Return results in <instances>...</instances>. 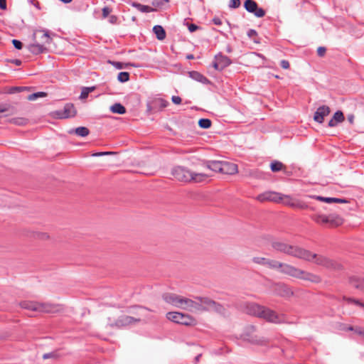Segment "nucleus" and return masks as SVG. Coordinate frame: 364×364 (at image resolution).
<instances>
[{
	"instance_id": "50",
	"label": "nucleus",
	"mask_w": 364,
	"mask_h": 364,
	"mask_svg": "<svg viewBox=\"0 0 364 364\" xmlns=\"http://www.w3.org/2000/svg\"><path fill=\"white\" fill-rule=\"evenodd\" d=\"M112 12V9L108 7L105 6L102 9V16L103 18H107L109 15V14Z\"/></svg>"
},
{
	"instance_id": "6",
	"label": "nucleus",
	"mask_w": 364,
	"mask_h": 364,
	"mask_svg": "<svg viewBox=\"0 0 364 364\" xmlns=\"http://www.w3.org/2000/svg\"><path fill=\"white\" fill-rule=\"evenodd\" d=\"M19 305L22 309L41 313L53 314L62 309L61 306L58 304L38 303L31 301H23Z\"/></svg>"
},
{
	"instance_id": "36",
	"label": "nucleus",
	"mask_w": 364,
	"mask_h": 364,
	"mask_svg": "<svg viewBox=\"0 0 364 364\" xmlns=\"http://www.w3.org/2000/svg\"><path fill=\"white\" fill-rule=\"evenodd\" d=\"M110 110L113 113L123 114L126 113V108L120 103H114L110 107Z\"/></svg>"
},
{
	"instance_id": "8",
	"label": "nucleus",
	"mask_w": 364,
	"mask_h": 364,
	"mask_svg": "<svg viewBox=\"0 0 364 364\" xmlns=\"http://www.w3.org/2000/svg\"><path fill=\"white\" fill-rule=\"evenodd\" d=\"M255 326H249L245 329L240 337L245 341H247L254 345L266 346L269 343L267 338L255 334Z\"/></svg>"
},
{
	"instance_id": "15",
	"label": "nucleus",
	"mask_w": 364,
	"mask_h": 364,
	"mask_svg": "<svg viewBox=\"0 0 364 364\" xmlns=\"http://www.w3.org/2000/svg\"><path fill=\"white\" fill-rule=\"evenodd\" d=\"M197 301V311H210L214 300L203 296H196Z\"/></svg>"
},
{
	"instance_id": "26",
	"label": "nucleus",
	"mask_w": 364,
	"mask_h": 364,
	"mask_svg": "<svg viewBox=\"0 0 364 364\" xmlns=\"http://www.w3.org/2000/svg\"><path fill=\"white\" fill-rule=\"evenodd\" d=\"M270 169L272 172L277 173L282 171L284 173H288L287 166L279 161L274 160L270 163Z\"/></svg>"
},
{
	"instance_id": "44",
	"label": "nucleus",
	"mask_w": 364,
	"mask_h": 364,
	"mask_svg": "<svg viewBox=\"0 0 364 364\" xmlns=\"http://www.w3.org/2000/svg\"><path fill=\"white\" fill-rule=\"evenodd\" d=\"M30 88L28 87H13L10 90V93L19 92L24 90H28Z\"/></svg>"
},
{
	"instance_id": "46",
	"label": "nucleus",
	"mask_w": 364,
	"mask_h": 364,
	"mask_svg": "<svg viewBox=\"0 0 364 364\" xmlns=\"http://www.w3.org/2000/svg\"><path fill=\"white\" fill-rule=\"evenodd\" d=\"M11 122L14 124H18V125H23L25 124L27 122L26 119L24 118H14L11 119Z\"/></svg>"
},
{
	"instance_id": "12",
	"label": "nucleus",
	"mask_w": 364,
	"mask_h": 364,
	"mask_svg": "<svg viewBox=\"0 0 364 364\" xmlns=\"http://www.w3.org/2000/svg\"><path fill=\"white\" fill-rule=\"evenodd\" d=\"M274 293L284 298H290L294 295L291 287L283 282L275 283L272 286Z\"/></svg>"
},
{
	"instance_id": "21",
	"label": "nucleus",
	"mask_w": 364,
	"mask_h": 364,
	"mask_svg": "<svg viewBox=\"0 0 364 364\" xmlns=\"http://www.w3.org/2000/svg\"><path fill=\"white\" fill-rule=\"evenodd\" d=\"M237 165L228 161H223L221 173L232 175L237 173Z\"/></svg>"
},
{
	"instance_id": "3",
	"label": "nucleus",
	"mask_w": 364,
	"mask_h": 364,
	"mask_svg": "<svg viewBox=\"0 0 364 364\" xmlns=\"http://www.w3.org/2000/svg\"><path fill=\"white\" fill-rule=\"evenodd\" d=\"M164 300L172 306L190 312H197V301L173 293L163 295Z\"/></svg>"
},
{
	"instance_id": "38",
	"label": "nucleus",
	"mask_w": 364,
	"mask_h": 364,
	"mask_svg": "<svg viewBox=\"0 0 364 364\" xmlns=\"http://www.w3.org/2000/svg\"><path fill=\"white\" fill-rule=\"evenodd\" d=\"M132 6L136 8L139 11H140L141 12H143V13H149V12H151V11H152L154 10L153 9H151L149 6L142 5V4L136 3V2H134L132 4Z\"/></svg>"
},
{
	"instance_id": "31",
	"label": "nucleus",
	"mask_w": 364,
	"mask_h": 364,
	"mask_svg": "<svg viewBox=\"0 0 364 364\" xmlns=\"http://www.w3.org/2000/svg\"><path fill=\"white\" fill-rule=\"evenodd\" d=\"M152 103L153 107L148 105L149 110H151L153 108H159V109H162L166 107L167 105H168V102L161 98L156 99L155 100L153 101Z\"/></svg>"
},
{
	"instance_id": "29",
	"label": "nucleus",
	"mask_w": 364,
	"mask_h": 364,
	"mask_svg": "<svg viewBox=\"0 0 364 364\" xmlns=\"http://www.w3.org/2000/svg\"><path fill=\"white\" fill-rule=\"evenodd\" d=\"M38 33H42V36H41V41H42V44L43 45L50 44V43L51 41V38H50V35L48 33V31H45V30L36 31L33 33V38H36V36H37Z\"/></svg>"
},
{
	"instance_id": "51",
	"label": "nucleus",
	"mask_w": 364,
	"mask_h": 364,
	"mask_svg": "<svg viewBox=\"0 0 364 364\" xmlns=\"http://www.w3.org/2000/svg\"><path fill=\"white\" fill-rule=\"evenodd\" d=\"M12 43L14 45V46L18 49V50H21L22 48V46H23V44L22 43L18 41V40H16V39H14L12 40Z\"/></svg>"
},
{
	"instance_id": "43",
	"label": "nucleus",
	"mask_w": 364,
	"mask_h": 364,
	"mask_svg": "<svg viewBox=\"0 0 364 364\" xmlns=\"http://www.w3.org/2000/svg\"><path fill=\"white\" fill-rule=\"evenodd\" d=\"M267 260H268V258L261 257H255L252 259L253 262L260 264V265H263V266H266V263H267Z\"/></svg>"
},
{
	"instance_id": "39",
	"label": "nucleus",
	"mask_w": 364,
	"mask_h": 364,
	"mask_svg": "<svg viewBox=\"0 0 364 364\" xmlns=\"http://www.w3.org/2000/svg\"><path fill=\"white\" fill-rule=\"evenodd\" d=\"M212 122L209 119L202 118L198 121V125L200 128L208 129L211 127Z\"/></svg>"
},
{
	"instance_id": "13",
	"label": "nucleus",
	"mask_w": 364,
	"mask_h": 364,
	"mask_svg": "<svg viewBox=\"0 0 364 364\" xmlns=\"http://www.w3.org/2000/svg\"><path fill=\"white\" fill-rule=\"evenodd\" d=\"M77 111L72 103H67L62 109L54 112V116L58 119H67L76 115Z\"/></svg>"
},
{
	"instance_id": "30",
	"label": "nucleus",
	"mask_w": 364,
	"mask_h": 364,
	"mask_svg": "<svg viewBox=\"0 0 364 364\" xmlns=\"http://www.w3.org/2000/svg\"><path fill=\"white\" fill-rule=\"evenodd\" d=\"M316 200L326 202L328 203H346L348 201L346 199L338 198H326L323 196H314Z\"/></svg>"
},
{
	"instance_id": "4",
	"label": "nucleus",
	"mask_w": 364,
	"mask_h": 364,
	"mask_svg": "<svg viewBox=\"0 0 364 364\" xmlns=\"http://www.w3.org/2000/svg\"><path fill=\"white\" fill-rule=\"evenodd\" d=\"M301 259L306 262H312L314 264L323 267L327 269L337 270L341 268V264L324 255H317L305 249Z\"/></svg>"
},
{
	"instance_id": "7",
	"label": "nucleus",
	"mask_w": 364,
	"mask_h": 364,
	"mask_svg": "<svg viewBox=\"0 0 364 364\" xmlns=\"http://www.w3.org/2000/svg\"><path fill=\"white\" fill-rule=\"evenodd\" d=\"M311 219L318 224L323 225L329 228L338 227L343 223V219L335 214H330L328 215L314 214L311 215Z\"/></svg>"
},
{
	"instance_id": "54",
	"label": "nucleus",
	"mask_w": 364,
	"mask_h": 364,
	"mask_svg": "<svg viewBox=\"0 0 364 364\" xmlns=\"http://www.w3.org/2000/svg\"><path fill=\"white\" fill-rule=\"evenodd\" d=\"M168 2V0H154V5L157 6H162Z\"/></svg>"
},
{
	"instance_id": "61",
	"label": "nucleus",
	"mask_w": 364,
	"mask_h": 364,
	"mask_svg": "<svg viewBox=\"0 0 364 364\" xmlns=\"http://www.w3.org/2000/svg\"><path fill=\"white\" fill-rule=\"evenodd\" d=\"M117 21V17L116 16L112 15L109 18V21L111 23H116Z\"/></svg>"
},
{
	"instance_id": "32",
	"label": "nucleus",
	"mask_w": 364,
	"mask_h": 364,
	"mask_svg": "<svg viewBox=\"0 0 364 364\" xmlns=\"http://www.w3.org/2000/svg\"><path fill=\"white\" fill-rule=\"evenodd\" d=\"M189 76L198 81V82H202L203 84H207L209 82V80L208 79L205 77L203 75H202L201 73L197 72V71H191L189 73Z\"/></svg>"
},
{
	"instance_id": "64",
	"label": "nucleus",
	"mask_w": 364,
	"mask_h": 364,
	"mask_svg": "<svg viewBox=\"0 0 364 364\" xmlns=\"http://www.w3.org/2000/svg\"><path fill=\"white\" fill-rule=\"evenodd\" d=\"M348 121L353 124L354 122V115L353 114H349L348 115Z\"/></svg>"
},
{
	"instance_id": "53",
	"label": "nucleus",
	"mask_w": 364,
	"mask_h": 364,
	"mask_svg": "<svg viewBox=\"0 0 364 364\" xmlns=\"http://www.w3.org/2000/svg\"><path fill=\"white\" fill-rule=\"evenodd\" d=\"M326 48L325 47H318L317 49V54L319 57H323L326 54Z\"/></svg>"
},
{
	"instance_id": "28",
	"label": "nucleus",
	"mask_w": 364,
	"mask_h": 364,
	"mask_svg": "<svg viewBox=\"0 0 364 364\" xmlns=\"http://www.w3.org/2000/svg\"><path fill=\"white\" fill-rule=\"evenodd\" d=\"M210 311H214L223 316H228L229 315L228 310L224 307V306L215 301Z\"/></svg>"
},
{
	"instance_id": "62",
	"label": "nucleus",
	"mask_w": 364,
	"mask_h": 364,
	"mask_svg": "<svg viewBox=\"0 0 364 364\" xmlns=\"http://www.w3.org/2000/svg\"><path fill=\"white\" fill-rule=\"evenodd\" d=\"M0 9H6V0H0Z\"/></svg>"
},
{
	"instance_id": "16",
	"label": "nucleus",
	"mask_w": 364,
	"mask_h": 364,
	"mask_svg": "<svg viewBox=\"0 0 364 364\" xmlns=\"http://www.w3.org/2000/svg\"><path fill=\"white\" fill-rule=\"evenodd\" d=\"M262 306L259 304L253 302H247L243 305V311L251 316L259 317L260 311L262 309Z\"/></svg>"
},
{
	"instance_id": "63",
	"label": "nucleus",
	"mask_w": 364,
	"mask_h": 364,
	"mask_svg": "<svg viewBox=\"0 0 364 364\" xmlns=\"http://www.w3.org/2000/svg\"><path fill=\"white\" fill-rule=\"evenodd\" d=\"M247 35L248 36H250V38L254 36H256L257 35V32L256 31L253 30V29H250L247 32Z\"/></svg>"
},
{
	"instance_id": "40",
	"label": "nucleus",
	"mask_w": 364,
	"mask_h": 364,
	"mask_svg": "<svg viewBox=\"0 0 364 364\" xmlns=\"http://www.w3.org/2000/svg\"><path fill=\"white\" fill-rule=\"evenodd\" d=\"M117 80L120 82H126L129 80V73L128 72H120L118 74Z\"/></svg>"
},
{
	"instance_id": "57",
	"label": "nucleus",
	"mask_w": 364,
	"mask_h": 364,
	"mask_svg": "<svg viewBox=\"0 0 364 364\" xmlns=\"http://www.w3.org/2000/svg\"><path fill=\"white\" fill-rule=\"evenodd\" d=\"M355 332L364 337V328L360 327H355Z\"/></svg>"
},
{
	"instance_id": "37",
	"label": "nucleus",
	"mask_w": 364,
	"mask_h": 364,
	"mask_svg": "<svg viewBox=\"0 0 364 364\" xmlns=\"http://www.w3.org/2000/svg\"><path fill=\"white\" fill-rule=\"evenodd\" d=\"M281 264L282 262L277 260L268 259L265 267L272 269H276L279 271Z\"/></svg>"
},
{
	"instance_id": "58",
	"label": "nucleus",
	"mask_w": 364,
	"mask_h": 364,
	"mask_svg": "<svg viewBox=\"0 0 364 364\" xmlns=\"http://www.w3.org/2000/svg\"><path fill=\"white\" fill-rule=\"evenodd\" d=\"M213 22L215 25H218V26H220L223 24V21L222 20L218 18V17H215L213 19Z\"/></svg>"
},
{
	"instance_id": "24",
	"label": "nucleus",
	"mask_w": 364,
	"mask_h": 364,
	"mask_svg": "<svg viewBox=\"0 0 364 364\" xmlns=\"http://www.w3.org/2000/svg\"><path fill=\"white\" fill-rule=\"evenodd\" d=\"M350 284L364 292V279L357 276H352L349 278Z\"/></svg>"
},
{
	"instance_id": "9",
	"label": "nucleus",
	"mask_w": 364,
	"mask_h": 364,
	"mask_svg": "<svg viewBox=\"0 0 364 364\" xmlns=\"http://www.w3.org/2000/svg\"><path fill=\"white\" fill-rule=\"evenodd\" d=\"M166 318L174 323L185 326H191L195 323L193 317L181 312H168L166 314Z\"/></svg>"
},
{
	"instance_id": "25",
	"label": "nucleus",
	"mask_w": 364,
	"mask_h": 364,
	"mask_svg": "<svg viewBox=\"0 0 364 364\" xmlns=\"http://www.w3.org/2000/svg\"><path fill=\"white\" fill-rule=\"evenodd\" d=\"M345 119L343 113L338 110L336 112L331 118V119L328 122V127H336L338 123H341L343 122Z\"/></svg>"
},
{
	"instance_id": "35",
	"label": "nucleus",
	"mask_w": 364,
	"mask_h": 364,
	"mask_svg": "<svg viewBox=\"0 0 364 364\" xmlns=\"http://www.w3.org/2000/svg\"><path fill=\"white\" fill-rule=\"evenodd\" d=\"M70 134L75 133L80 136H87L90 134V130L85 127H79L69 132Z\"/></svg>"
},
{
	"instance_id": "34",
	"label": "nucleus",
	"mask_w": 364,
	"mask_h": 364,
	"mask_svg": "<svg viewBox=\"0 0 364 364\" xmlns=\"http://www.w3.org/2000/svg\"><path fill=\"white\" fill-rule=\"evenodd\" d=\"M153 31L155 33L157 39L162 41L166 38V31L161 26L156 25L153 28Z\"/></svg>"
},
{
	"instance_id": "47",
	"label": "nucleus",
	"mask_w": 364,
	"mask_h": 364,
	"mask_svg": "<svg viewBox=\"0 0 364 364\" xmlns=\"http://www.w3.org/2000/svg\"><path fill=\"white\" fill-rule=\"evenodd\" d=\"M89 93H90V90H89L88 87H84L82 90L80 98V99H85V98H87L88 95H89Z\"/></svg>"
},
{
	"instance_id": "59",
	"label": "nucleus",
	"mask_w": 364,
	"mask_h": 364,
	"mask_svg": "<svg viewBox=\"0 0 364 364\" xmlns=\"http://www.w3.org/2000/svg\"><path fill=\"white\" fill-rule=\"evenodd\" d=\"M213 66L214 67V68L217 70H220L221 71L222 70H220V66L219 65V63L217 60L215 59V61L213 62Z\"/></svg>"
},
{
	"instance_id": "11",
	"label": "nucleus",
	"mask_w": 364,
	"mask_h": 364,
	"mask_svg": "<svg viewBox=\"0 0 364 364\" xmlns=\"http://www.w3.org/2000/svg\"><path fill=\"white\" fill-rule=\"evenodd\" d=\"M171 174L178 181L190 183L191 171L185 166H178L173 168Z\"/></svg>"
},
{
	"instance_id": "14",
	"label": "nucleus",
	"mask_w": 364,
	"mask_h": 364,
	"mask_svg": "<svg viewBox=\"0 0 364 364\" xmlns=\"http://www.w3.org/2000/svg\"><path fill=\"white\" fill-rule=\"evenodd\" d=\"M244 7L247 11L254 14L258 18L265 15V11L262 8H259L257 2L253 0H245Z\"/></svg>"
},
{
	"instance_id": "60",
	"label": "nucleus",
	"mask_w": 364,
	"mask_h": 364,
	"mask_svg": "<svg viewBox=\"0 0 364 364\" xmlns=\"http://www.w3.org/2000/svg\"><path fill=\"white\" fill-rule=\"evenodd\" d=\"M112 152H97V153H95L93 154L94 156H104V155H109V154H112Z\"/></svg>"
},
{
	"instance_id": "20",
	"label": "nucleus",
	"mask_w": 364,
	"mask_h": 364,
	"mask_svg": "<svg viewBox=\"0 0 364 364\" xmlns=\"http://www.w3.org/2000/svg\"><path fill=\"white\" fill-rule=\"evenodd\" d=\"M25 235L35 240L41 241H46L50 240V235L48 233L45 232L34 231L32 230H27L25 232Z\"/></svg>"
},
{
	"instance_id": "55",
	"label": "nucleus",
	"mask_w": 364,
	"mask_h": 364,
	"mask_svg": "<svg viewBox=\"0 0 364 364\" xmlns=\"http://www.w3.org/2000/svg\"><path fill=\"white\" fill-rule=\"evenodd\" d=\"M280 65L284 69H288V68H289V66H290L289 61L287 60H282L280 62Z\"/></svg>"
},
{
	"instance_id": "10",
	"label": "nucleus",
	"mask_w": 364,
	"mask_h": 364,
	"mask_svg": "<svg viewBox=\"0 0 364 364\" xmlns=\"http://www.w3.org/2000/svg\"><path fill=\"white\" fill-rule=\"evenodd\" d=\"M259 318L273 323H282L285 322V316L284 315H279L274 311L264 306L260 311Z\"/></svg>"
},
{
	"instance_id": "42",
	"label": "nucleus",
	"mask_w": 364,
	"mask_h": 364,
	"mask_svg": "<svg viewBox=\"0 0 364 364\" xmlns=\"http://www.w3.org/2000/svg\"><path fill=\"white\" fill-rule=\"evenodd\" d=\"M343 299L344 301H346L349 304H354L355 305H358V306H360L364 308V303H362L361 301H360L358 299H355L350 298V297H346V296H343Z\"/></svg>"
},
{
	"instance_id": "41",
	"label": "nucleus",
	"mask_w": 364,
	"mask_h": 364,
	"mask_svg": "<svg viewBox=\"0 0 364 364\" xmlns=\"http://www.w3.org/2000/svg\"><path fill=\"white\" fill-rule=\"evenodd\" d=\"M47 94L44 92H38L36 93H33L31 95H29L27 97V99L30 101L36 100L38 97H46Z\"/></svg>"
},
{
	"instance_id": "1",
	"label": "nucleus",
	"mask_w": 364,
	"mask_h": 364,
	"mask_svg": "<svg viewBox=\"0 0 364 364\" xmlns=\"http://www.w3.org/2000/svg\"><path fill=\"white\" fill-rule=\"evenodd\" d=\"M279 272L296 279L309 281L315 284L321 282V277L320 276L304 271L287 263L282 262Z\"/></svg>"
},
{
	"instance_id": "49",
	"label": "nucleus",
	"mask_w": 364,
	"mask_h": 364,
	"mask_svg": "<svg viewBox=\"0 0 364 364\" xmlns=\"http://www.w3.org/2000/svg\"><path fill=\"white\" fill-rule=\"evenodd\" d=\"M187 26L188 31L191 33L195 32L200 28L199 26L193 23H187Z\"/></svg>"
},
{
	"instance_id": "33",
	"label": "nucleus",
	"mask_w": 364,
	"mask_h": 364,
	"mask_svg": "<svg viewBox=\"0 0 364 364\" xmlns=\"http://www.w3.org/2000/svg\"><path fill=\"white\" fill-rule=\"evenodd\" d=\"M28 50L33 54L38 55L43 53L46 49L43 44L33 43L29 46Z\"/></svg>"
},
{
	"instance_id": "45",
	"label": "nucleus",
	"mask_w": 364,
	"mask_h": 364,
	"mask_svg": "<svg viewBox=\"0 0 364 364\" xmlns=\"http://www.w3.org/2000/svg\"><path fill=\"white\" fill-rule=\"evenodd\" d=\"M241 4L240 0H230L229 7L232 9H237Z\"/></svg>"
},
{
	"instance_id": "52",
	"label": "nucleus",
	"mask_w": 364,
	"mask_h": 364,
	"mask_svg": "<svg viewBox=\"0 0 364 364\" xmlns=\"http://www.w3.org/2000/svg\"><path fill=\"white\" fill-rule=\"evenodd\" d=\"M109 63H111L117 69H122L124 68V64L121 62L109 61Z\"/></svg>"
},
{
	"instance_id": "17",
	"label": "nucleus",
	"mask_w": 364,
	"mask_h": 364,
	"mask_svg": "<svg viewBox=\"0 0 364 364\" xmlns=\"http://www.w3.org/2000/svg\"><path fill=\"white\" fill-rule=\"evenodd\" d=\"M281 199L279 203H282L284 205H289L292 208L304 209L306 207L304 204L301 203L298 200L294 199L290 196L284 195L281 193Z\"/></svg>"
},
{
	"instance_id": "22",
	"label": "nucleus",
	"mask_w": 364,
	"mask_h": 364,
	"mask_svg": "<svg viewBox=\"0 0 364 364\" xmlns=\"http://www.w3.org/2000/svg\"><path fill=\"white\" fill-rule=\"evenodd\" d=\"M210 176V174L207 173H198L191 171V176L190 183H203L208 180V178Z\"/></svg>"
},
{
	"instance_id": "23",
	"label": "nucleus",
	"mask_w": 364,
	"mask_h": 364,
	"mask_svg": "<svg viewBox=\"0 0 364 364\" xmlns=\"http://www.w3.org/2000/svg\"><path fill=\"white\" fill-rule=\"evenodd\" d=\"M223 161H204L203 165L208 169L214 172H221Z\"/></svg>"
},
{
	"instance_id": "18",
	"label": "nucleus",
	"mask_w": 364,
	"mask_h": 364,
	"mask_svg": "<svg viewBox=\"0 0 364 364\" xmlns=\"http://www.w3.org/2000/svg\"><path fill=\"white\" fill-rule=\"evenodd\" d=\"M281 193L273 191H267L257 196V199L259 201H272L279 203L281 199Z\"/></svg>"
},
{
	"instance_id": "5",
	"label": "nucleus",
	"mask_w": 364,
	"mask_h": 364,
	"mask_svg": "<svg viewBox=\"0 0 364 364\" xmlns=\"http://www.w3.org/2000/svg\"><path fill=\"white\" fill-rule=\"evenodd\" d=\"M272 247L277 252L301 259L305 249L297 245H293L282 240H274L271 243Z\"/></svg>"
},
{
	"instance_id": "48",
	"label": "nucleus",
	"mask_w": 364,
	"mask_h": 364,
	"mask_svg": "<svg viewBox=\"0 0 364 364\" xmlns=\"http://www.w3.org/2000/svg\"><path fill=\"white\" fill-rule=\"evenodd\" d=\"M57 357L58 355L55 352L48 353L43 355V359L56 358Z\"/></svg>"
},
{
	"instance_id": "19",
	"label": "nucleus",
	"mask_w": 364,
	"mask_h": 364,
	"mask_svg": "<svg viewBox=\"0 0 364 364\" xmlns=\"http://www.w3.org/2000/svg\"><path fill=\"white\" fill-rule=\"evenodd\" d=\"M330 108L326 105L320 106L314 113V119L318 123H323L324 117L330 114Z\"/></svg>"
},
{
	"instance_id": "2",
	"label": "nucleus",
	"mask_w": 364,
	"mask_h": 364,
	"mask_svg": "<svg viewBox=\"0 0 364 364\" xmlns=\"http://www.w3.org/2000/svg\"><path fill=\"white\" fill-rule=\"evenodd\" d=\"M150 309L143 307L137 306L136 312L134 313L136 316H130L127 315H122L119 316L114 322L109 323L108 325L112 327L122 328L127 326L133 325L136 323H139L142 320L148 319L149 312Z\"/></svg>"
},
{
	"instance_id": "56",
	"label": "nucleus",
	"mask_w": 364,
	"mask_h": 364,
	"mask_svg": "<svg viewBox=\"0 0 364 364\" xmlns=\"http://www.w3.org/2000/svg\"><path fill=\"white\" fill-rule=\"evenodd\" d=\"M171 100L176 105H179L181 102V98L178 96H173Z\"/></svg>"
},
{
	"instance_id": "27",
	"label": "nucleus",
	"mask_w": 364,
	"mask_h": 364,
	"mask_svg": "<svg viewBox=\"0 0 364 364\" xmlns=\"http://www.w3.org/2000/svg\"><path fill=\"white\" fill-rule=\"evenodd\" d=\"M215 59L217 60L219 63V65L220 66V70H223L224 68H227L228 65L231 64L230 59L224 55L218 54L215 55Z\"/></svg>"
}]
</instances>
